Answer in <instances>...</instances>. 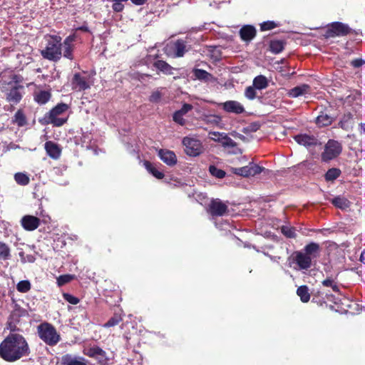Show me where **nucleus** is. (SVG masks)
Masks as SVG:
<instances>
[{"instance_id":"4be33fe9","label":"nucleus","mask_w":365,"mask_h":365,"mask_svg":"<svg viewBox=\"0 0 365 365\" xmlns=\"http://www.w3.org/2000/svg\"><path fill=\"white\" fill-rule=\"evenodd\" d=\"M319 251L320 247L319 244L316 242H310L304 247L302 252L312 259L318 257Z\"/></svg>"},{"instance_id":"bf43d9fd","label":"nucleus","mask_w":365,"mask_h":365,"mask_svg":"<svg viewBox=\"0 0 365 365\" xmlns=\"http://www.w3.org/2000/svg\"><path fill=\"white\" fill-rule=\"evenodd\" d=\"M341 127L344 128V123L341 122Z\"/></svg>"},{"instance_id":"680f3d73","label":"nucleus","mask_w":365,"mask_h":365,"mask_svg":"<svg viewBox=\"0 0 365 365\" xmlns=\"http://www.w3.org/2000/svg\"><path fill=\"white\" fill-rule=\"evenodd\" d=\"M363 126V128H365V124L361 125Z\"/></svg>"},{"instance_id":"ea45409f","label":"nucleus","mask_w":365,"mask_h":365,"mask_svg":"<svg viewBox=\"0 0 365 365\" xmlns=\"http://www.w3.org/2000/svg\"><path fill=\"white\" fill-rule=\"evenodd\" d=\"M220 143L224 147L234 148L236 146V143L227 134L223 135V138H221Z\"/></svg>"},{"instance_id":"2f4dec72","label":"nucleus","mask_w":365,"mask_h":365,"mask_svg":"<svg viewBox=\"0 0 365 365\" xmlns=\"http://www.w3.org/2000/svg\"><path fill=\"white\" fill-rule=\"evenodd\" d=\"M282 233L287 238H296L297 230L296 228L289 225H283L281 227Z\"/></svg>"},{"instance_id":"de8ad7c7","label":"nucleus","mask_w":365,"mask_h":365,"mask_svg":"<svg viewBox=\"0 0 365 365\" xmlns=\"http://www.w3.org/2000/svg\"><path fill=\"white\" fill-rule=\"evenodd\" d=\"M161 97V93L158 90H157L152 93L149 98V101L152 103H158L160 101Z\"/></svg>"},{"instance_id":"aec40b11","label":"nucleus","mask_w":365,"mask_h":365,"mask_svg":"<svg viewBox=\"0 0 365 365\" xmlns=\"http://www.w3.org/2000/svg\"><path fill=\"white\" fill-rule=\"evenodd\" d=\"M240 35L243 41H250L255 36L256 29L254 26L250 25L244 26L240 30Z\"/></svg>"},{"instance_id":"2eb2a0df","label":"nucleus","mask_w":365,"mask_h":365,"mask_svg":"<svg viewBox=\"0 0 365 365\" xmlns=\"http://www.w3.org/2000/svg\"><path fill=\"white\" fill-rule=\"evenodd\" d=\"M22 227L28 231L36 230L40 225V220L32 215H25L21 219Z\"/></svg>"},{"instance_id":"f704fd0d","label":"nucleus","mask_w":365,"mask_h":365,"mask_svg":"<svg viewBox=\"0 0 365 365\" xmlns=\"http://www.w3.org/2000/svg\"><path fill=\"white\" fill-rule=\"evenodd\" d=\"M270 51L274 53H279L284 48V43L282 41H272L270 43Z\"/></svg>"},{"instance_id":"f03ea898","label":"nucleus","mask_w":365,"mask_h":365,"mask_svg":"<svg viewBox=\"0 0 365 365\" xmlns=\"http://www.w3.org/2000/svg\"><path fill=\"white\" fill-rule=\"evenodd\" d=\"M30 353L25 337L19 333H10L0 343V357L7 362H14Z\"/></svg>"},{"instance_id":"5701e85b","label":"nucleus","mask_w":365,"mask_h":365,"mask_svg":"<svg viewBox=\"0 0 365 365\" xmlns=\"http://www.w3.org/2000/svg\"><path fill=\"white\" fill-rule=\"evenodd\" d=\"M170 47L173 50L176 57L183 56L186 51V45L182 40H178L173 44L170 45Z\"/></svg>"},{"instance_id":"e433bc0d","label":"nucleus","mask_w":365,"mask_h":365,"mask_svg":"<svg viewBox=\"0 0 365 365\" xmlns=\"http://www.w3.org/2000/svg\"><path fill=\"white\" fill-rule=\"evenodd\" d=\"M10 257V249L4 242H0V258L2 259H7Z\"/></svg>"},{"instance_id":"8fccbe9b","label":"nucleus","mask_w":365,"mask_h":365,"mask_svg":"<svg viewBox=\"0 0 365 365\" xmlns=\"http://www.w3.org/2000/svg\"><path fill=\"white\" fill-rule=\"evenodd\" d=\"M192 108L193 107L191 104L184 103L182 108L180 110H178V111L181 113L182 115H184L190 110H191Z\"/></svg>"},{"instance_id":"79ce46f5","label":"nucleus","mask_w":365,"mask_h":365,"mask_svg":"<svg viewBox=\"0 0 365 365\" xmlns=\"http://www.w3.org/2000/svg\"><path fill=\"white\" fill-rule=\"evenodd\" d=\"M122 320L121 317L118 315H115L114 317H111L104 325V327H114Z\"/></svg>"},{"instance_id":"3c124183","label":"nucleus","mask_w":365,"mask_h":365,"mask_svg":"<svg viewBox=\"0 0 365 365\" xmlns=\"http://www.w3.org/2000/svg\"><path fill=\"white\" fill-rule=\"evenodd\" d=\"M113 1V9L116 11V12H120L121 11H123V8H124V6L123 4H122L123 1Z\"/></svg>"},{"instance_id":"13d9d810","label":"nucleus","mask_w":365,"mask_h":365,"mask_svg":"<svg viewBox=\"0 0 365 365\" xmlns=\"http://www.w3.org/2000/svg\"><path fill=\"white\" fill-rule=\"evenodd\" d=\"M331 289L334 292H338L339 291L338 286L334 282L333 285H331Z\"/></svg>"},{"instance_id":"473e14b6","label":"nucleus","mask_w":365,"mask_h":365,"mask_svg":"<svg viewBox=\"0 0 365 365\" xmlns=\"http://www.w3.org/2000/svg\"><path fill=\"white\" fill-rule=\"evenodd\" d=\"M341 174V170L338 168H330L325 174V179L327 181H333L336 180Z\"/></svg>"},{"instance_id":"b1692460","label":"nucleus","mask_w":365,"mask_h":365,"mask_svg":"<svg viewBox=\"0 0 365 365\" xmlns=\"http://www.w3.org/2000/svg\"><path fill=\"white\" fill-rule=\"evenodd\" d=\"M193 74L195 78L200 81H204L205 82H212L215 81V78L212 74L202 69H194Z\"/></svg>"},{"instance_id":"20e7f679","label":"nucleus","mask_w":365,"mask_h":365,"mask_svg":"<svg viewBox=\"0 0 365 365\" xmlns=\"http://www.w3.org/2000/svg\"><path fill=\"white\" fill-rule=\"evenodd\" d=\"M37 333L39 338L48 346H55L61 340V336L56 328L48 322L40 324L37 327Z\"/></svg>"},{"instance_id":"dca6fc26","label":"nucleus","mask_w":365,"mask_h":365,"mask_svg":"<svg viewBox=\"0 0 365 365\" xmlns=\"http://www.w3.org/2000/svg\"><path fill=\"white\" fill-rule=\"evenodd\" d=\"M62 365H88V361L81 356L66 354L61 358Z\"/></svg>"},{"instance_id":"cd10ccee","label":"nucleus","mask_w":365,"mask_h":365,"mask_svg":"<svg viewBox=\"0 0 365 365\" xmlns=\"http://www.w3.org/2000/svg\"><path fill=\"white\" fill-rule=\"evenodd\" d=\"M51 98V93L46 91H37L34 94L35 101L39 104H45Z\"/></svg>"},{"instance_id":"a19ab883","label":"nucleus","mask_w":365,"mask_h":365,"mask_svg":"<svg viewBox=\"0 0 365 365\" xmlns=\"http://www.w3.org/2000/svg\"><path fill=\"white\" fill-rule=\"evenodd\" d=\"M277 24L272 21H267L260 24L261 31H268L277 27Z\"/></svg>"},{"instance_id":"bb28decb","label":"nucleus","mask_w":365,"mask_h":365,"mask_svg":"<svg viewBox=\"0 0 365 365\" xmlns=\"http://www.w3.org/2000/svg\"><path fill=\"white\" fill-rule=\"evenodd\" d=\"M253 86L258 90L266 88L268 86L267 78L262 75L256 76L253 80Z\"/></svg>"},{"instance_id":"864d4df0","label":"nucleus","mask_w":365,"mask_h":365,"mask_svg":"<svg viewBox=\"0 0 365 365\" xmlns=\"http://www.w3.org/2000/svg\"><path fill=\"white\" fill-rule=\"evenodd\" d=\"M334 282L331 279H326L322 282V284L325 287H331Z\"/></svg>"},{"instance_id":"1a4fd4ad","label":"nucleus","mask_w":365,"mask_h":365,"mask_svg":"<svg viewBox=\"0 0 365 365\" xmlns=\"http://www.w3.org/2000/svg\"><path fill=\"white\" fill-rule=\"evenodd\" d=\"M293 262L297 266V270H307L312 266V259L302 251H297L292 255Z\"/></svg>"},{"instance_id":"c756f323","label":"nucleus","mask_w":365,"mask_h":365,"mask_svg":"<svg viewBox=\"0 0 365 365\" xmlns=\"http://www.w3.org/2000/svg\"><path fill=\"white\" fill-rule=\"evenodd\" d=\"M144 165L146 170L157 179L163 178L164 174L162 172L158 170L157 168L151 163L149 161H145Z\"/></svg>"},{"instance_id":"9b49d317","label":"nucleus","mask_w":365,"mask_h":365,"mask_svg":"<svg viewBox=\"0 0 365 365\" xmlns=\"http://www.w3.org/2000/svg\"><path fill=\"white\" fill-rule=\"evenodd\" d=\"M227 210V205L219 199L212 200L209 205V212L212 216H222Z\"/></svg>"},{"instance_id":"72a5a7b5","label":"nucleus","mask_w":365,"mask_h":365,"mask_svg":"<svg viewBox=\"0 0 365 365\" xmlns=\"http://www.w3.org/2000/svg\"><path fill=\"white\" fill-rule=\"evenodd\" d=\"M14 180L20 185H26L29 183V176L23 173H17L14 175Z\"/></svg>"},{"instance_id":"c03bdc74","label":"nucleus","mask_w":365,"mask_h":365,"mask_svg":"<svg viewBox=\"0 0 365 365\" xmlns=\"http://www.w3.org/2000/svg\"><path fill=\"white\" fill-rule=\"evenodd\" d=\"M73 278V277L70 274L61 275L57 279V283L59 286H62L71 281Z\"/></svg>"},{"instance_id":"58836bf2","label":"nucleus","mask_w":365,"mask_h":365,"mask_svg":"<svg viewBox=\"0 0 365 365\" xmlns=\"http://www.w3.org/2000/svg\"><path fill=\"white\" fill-rule=\"evenodd\" d=\"M19 126H23L26 125V120L24 114L21 110H18L14 115V120Z\"/></svg>"},{"instance_id":"4d7b16f0","label":"nucleus","mask_w":365,"mask_h":365,"mask_svg":"<svg viewBox=\"0 0 365 365\" xmlns=\"http://www.w3.org/2000/svg\"><path fill=\"white\" fill-rule=\"evenodd\" d=\"M360 261L365 264V250L361 254Z\"/></svg>"},{"instance_id":"f3484780","label":"nucleus","mask_w":365,"mask_h":365,"mask_svg":"<svg viewBox=\"0 0 365 365\" xmlns=\"http://www.w3.org/2000/svg\"><path fill=\"white\" fill-rule=\"evenodd\" d=\"M73 88L79 91H84L90 88L89 82L86 77L79 73H76L72 81Z\"/></svg>"},{"instance_id":"f257e3e1","label":"nucleus","mask_w":365,"mask_h":365,"mask_svg":"<svg viewBox=\"0 0 365 365\" xmlns=\"http://www.w3.org/2000/svg\"><path fill=\"white\" fill-rule=\"evenodd\" d=\"M76 36L70 35L67 36L63 42H61V37L58 35H46L44 36V46L40 51L42 57L46 60L57 62L62 55L63 57L72 60L73 58V51Z\"/></svg>"},{"instance_id":"37998d69","label":"nucleus","mask_w":365,"mask_h":365,"mask_svg":"<svg viewBox=\"0 0 365 365\" xmlns=\"http://www.w3.org/2000/svg\"><path fill=\"white\" fill-rule=\"evenodd\" d=\"M254 86H249L245 89V96L249 100H253L256 97V91Z\"/></svg>"},{"instance_id":"9d476101","label":"nucleus","mask_w":365,"mask_h":365,"mask_svg":"<svg viewBox=\"0 0 365 365\" xmlns=\"http://www.w3.org/2000/svg\"><path fill=\"white\" fill-rule=\"evenodd\" d=\"M350 32V28L348 25L341 22H334L327 31L328 37H334L336 36H344Z\"/></svg>"},{"instance_id":"412c9836","label":"nucleus","mask_w":365,"mask_h":365,"mask_svg":"<svg viewBox=\"0 0 365 365\" xmlns=\"http://www.w3.org/2000/svg\"><path fill=\"white\" fill-rule=\"evenodd\" d=\"M45 149L47 154L53 159H58L61 155V150L58 145L52 141H48L45 143Z\"/></svg>"},{"instance_id":"5fc2aeb1","label":"nucleus","mask_w":365,"mask_h":365,"mask_svg":"<svg viewBox=\"0 0 365 365\" xmlns=\"http://www.w3.org/2000/svg\"><path fill=\"white\" fill-rule=\"evenodd\" d=\"M131 2L137 6H141L146 3L148 0H130Z\"/></svg>"},{"instance_id":"49530a36","label":"nucleus","mask_w":365,"mask_h":365,"mask_svg":"<svg viewBox=\"0 0 365 365\" xmlns=\"http://www.w3.org/2000/svg\"><path fill=\"white\" fill-rule=\"evenodd\" d=\"M63 299L71 304H77L79 302L78 298L68 294L64 293L63 294Z\"/></svg>"},{"instance_id":"603ef678","label":"nucleus","mask_w":365,"mask_h":365,"mask_svg":"<svg viewBox=\"0 0 365 365\" xmlns=\"http://www.w3.org/2000/svg\"><path fill=\"white\" fill-rule=\"evenodd\" d=\"M365 64V61L362 58H356L351 62V65L354 68H359Z\"/></svg>"},{"instance_id":"423d86ee","label":"nucleus","mask_w":365,"mask_h":365,"mask_svg":"<svg viewBox=\"0 0 365 365\" xmlns=\"http://www.w3.org/2000/svg\"><path fill=\"white\" fill-rule=\"evenodd\" d=\"M341 144L334 140H329L324 147V151L322 154V159L324 161H329L336 158L341 152Z\"/></svg>"},{"instance_id":"052dcab7","label":"nucleus","mask_w":365,"mask_h":365,"mask_svg":"<svg viewBox=\"0 0 365 365\" xmlns=\"http://www.w3.org/2000/svg\"><path fill=\"white\" fill-rule=\"evenodd\" d=\"M363 126V128H365V124L361 125Z\"/></svg>"},{"instance_id":"39448f33","label":"nucleus","mask_w":365,"mask_h":365,"mask_svg":"<svg viewBox=\"0 0 365 365\" xmlns=\"http://www.w3.org/2000/svg\"><path fill=\"white\" fill-rule=\"evenodd\" d=\"M182 145L185 147V153L190 156H197L203 150L200 140L194 137H185L182 139Z\"/></svg>"},{"instance_id":"4c0bfd02","label":"nucleus","mask_w":365,"mask_h":365,"mask_svg":"<svg viewBox=\"0 0 365 365\" xmlns=\"http://www.w3.org/2000/svg\"><path fill=\"white\" fill-rule=\"evenodd\" d=\"M16 289L20 292L26 293L31 289V283L28 280L20 281L16 285Z\"/></svg>"},{"instance_id":"c85d7f7f","label":"nucleus","mask_w":365,"mask_h":365,"mask_svg":"<svg viewBox=\"0 0 365 365\" xmlns=\"http://www.w3.org/2000/svg\"><path fill=\"white\" fill-rule=\"evenodd\" d=\"M333 121V118L325 113H322L317 118V123L319 126H327L329 125Z\"/></svg>"},{"instance_id":"4468645a","label":"nucleus","mask_w":365,"mask_h":365,"mask_svg":"<svg viewBox=\"0 0 365 365\" xmlns=\"http://www.w3.org/2000/svg\"><path fill=\"white\" fill-rule=\"evenodd\" d=\"M158 156L168 166H173L177 163V157L173 151L160 149L158 151Z\"/></svg>"},{"instance_id":"6e6552de","label":"nucleus","mask_w":365,"mask_h":365,"mask_svg":"<svg viewBox=\"0 0 365 365\" xmlns=\"http://www.w3.org/2000/svg\"><path fill=\"white\" fill-rule=\"evenodd\" d=\"M264 170V168L251 162L244 167L232 168V172L240 176L250 177L261 173Z\"/></svg>"},{"instance_id":"a18cd8bd","label":"nucleus","mask_w":365,"mask_h":365,"mask_svg":"<svg viewBox=\"0 0 365 365\" xmlns=\"http://www.w3.org/2000/svg\"><path fill=\"white\" fill-rule=\"evenodd\" d=\"M173 118L175 123L180 124V125H184L185 123V120L183 118V115H182L178 110L174 113Z\"/></svg>"},{"instance_id":"393cba45","label":"nucleus","mask_w":365,"mask_h":365,"mask_svg":"<svg viewBox=\"0 0 365 365\" xmlns=\"http://www.w3.org/2000/svg\"><path fill=\"white\" fill-rule=\"evenodd\" d=\"M331 202L336 207L341 210H346L350 206V202L342 196H337L333 198Z\"/></svg>"},{"instance_id":"a211bd4d","label":"nucleus","mask_w":365,"mask_h":365,"mask_svg":"<svg viewBox=\"0 0 365 365\" xmlns=\"http://www.w3.org/2000/svg\"><path fill=\"white\" fill-rule=\"evenodd\" d=\"M294 140L298 144L307 148H310L318 143V140L315 137L307 134L297 135L294 137Z\"/></svg>"},{"instance_id":"7ed1b4c3","label":"nucleus","mask_w":365,"mask_h":365,"mask_svg":"<svg viewBox=\"0 0 365 365\" xmlns=\"http://www.w3.org/2000/svg\"><path fill=\"white\" fill-rule=\"evenodd\" d=\"M19 77L16 75L12 76V81L9 83L3 82L0 84V90L5 92L7 86L10 87V90L6 93V99L11 104H17L20 102L23 96L24 87L16 85L19 81Z\"/></svg>"},{"instance_id":"f8f14e48","label":"nucleus","mask_w":365,"mask_h":365,"mask_svg":"<svg viewBox=\"0 0 365 365\" xmlns=\"http://www.w3.org/2000/svg\"><path fill=\"white\" fill-rule=\"evenodd\" d=\"M86 354L89 357L96 359L103 365L106 364L108 361L106 351L98 346L91 347L88 349Z\"/></svg>"},{"instance_id":"09e8293b","label":"nucleus","mask_w":365,"mask_h":365,"mask_svg":"<svg viewBox=\"0 0 365 365\" xmlns=\"http://www.w3.org/2000/svg\"><path fill=\"white\" fill-rule=\"evenodd\" d=\"M226 133H219V132H211L210 133V135H211V139L215 140V141H217V142H220V140H221V138H223V135H225Z\"/></svg>"},{"instance_id":"0eeeda50","label":"nucleus","mask_w":365,"mask_h":365,"mask_svg":"<svg viewBox=\"0 0 365 365\" xmlns=\"http://www.w3.org/2000/svg\"><path fill=\"white\" fill-rule=\"evenodd\" d=\"M68 109V106L66 103H58L48 113L49 122L56 126H61L66 122V118H58Z\"/></svg>"},{"instance_id":"6ab92c4d","label":"nucleus","mask_w":365,"mask_h":365,"mask_svg":"<svg viewBox=\"0 0 365 365\" xmlns=\"http://www.w3.org/2000/svg\"><path fill=\"white\" fill-rule=\"evenodd\" d=\"M310 92V86L307 84H302L290 89L287 95L290 98H298L304 96Z\"/></svg>"},{"instance_id":"6e6d98bb","label":"nucleus","mask_w":365,"mask_h":365,"mask_svg":"<svg viewBox=\"0 0 365 365\" xmlns=\"http://www.w3.org/2000/svg\"><path fill=\"white\" fill-rule=\"evenodd\" d=\"M8 329L10 330V333H16L15 331L17 330L15 325H12L11 324H9L8 326Z\"/></svg>"},{"instance_id":"c9c22d12","label":"nucleus","mask_w":365,"mask_h":365,"mask_svg":"<svg viewBox=\"0 0 365 365\" xmlns=\"http://www.w3.org/2000/svg\"><path fill=\"white\" fill-rule=\"evenodd\" d=\"M209 171L212 176L217 178L222 179L225 176V172L221 169L217 168L215 165H210L209 167Z\"/></svg>"},{"instance_id":"a878e982","label":"nucleus","mask_w":365,"mask_h":365,"mask_svg":"<svg viewBox=\"0 0 365 365\" xmlns=\"http://www.w3.org/2000/svg\"><path fill=\"white\" fill-rule=\"evenodd\" d=\"M155 67L167 75L173 74L174 68L164 61L158 60L154 63Z\"/></svg>"},{"instance_id":"7c9ffc66","label":"nucleus","mask_w":365,"mask_h":365,"mask_svg":"<svg viewBox=\"0 0 365 365\" xmlns=\"http://www.w3.org/2000/svg\"><path fill=\"white\" fill-rule=\"evenodd\" d=\"M297 295L300 297L302 302H307L310 299L309 289L307 286L303 285L298 287L297 290Z\"/></svg>"},{"instance_id":"ddd939ff","label":"nucleus","mask_w":365,"mask_h":365,"mask_svg":"<svg viewBox=\"0 0 365 365\" xmlns=\"http://www.w3.org/2000/svg\"><path fill=\"white\" fill-rule=\"evenodd\" d=\"M224 110L227 113L241 114L245 112L244 106L238 101H227L220 104Z\"/></svg>"}]
</instances>
